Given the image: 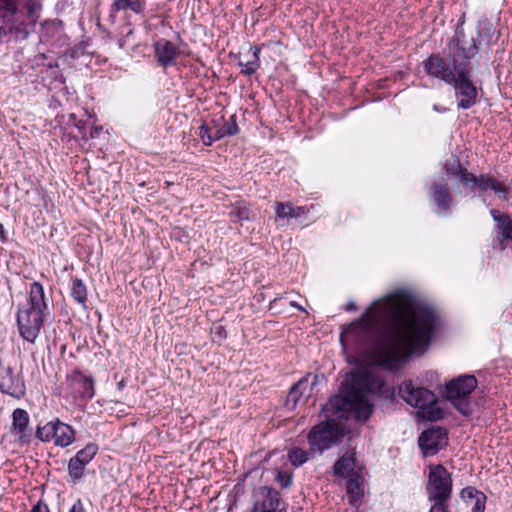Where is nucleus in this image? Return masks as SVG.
I'll list each match as a JSON object with an SVG mask.
<instances>
[{
    "mask_svg": "<svg viewBox=\"0 0 512 512\" xmlns=\"http://www.w3.org/2000/svg\"><path fill=\"white\" fill-rule=\"evenodd\" d=\"M437 324L433 308L400 289L375 301L341 333L340 341L353 345L368 364L394 369L429 345Z\"/></svg>",
    "mask_w": 512,
    "mask_h": 512,
    "instance_id": "obj_1",
    "label": "nucleus"
},
{
    "mask_svg": "<svg viewBox=\"0 0 512 512\" xmlns=\"http://www.w3.org/2000/svg\"><path fill=\"white\" fill-rule=\"evenodd\" d=\"M477 53L475 39L471 37L468 41L463 29L458 27L442 52L432 53L423 60V70L431 80L450 85L470 65V60Z\"/></svg>",
    "mask_w": 512,
    "mask_h": 512,
    "instance_id": "obj_2",
    "label": "nucleus"
},
{
    "mask_svg": "<svg viewBox=\"0 0 512 512\" xmlns=\"http://www.w3.org/2000/svg\"><path fill=\"white\" fill-rule=\"evenodd\" d=\"M384 381L374 372L360 369L350 374V380L342 384L340 393L330 399L337 412L353 413L358 420L366 421L372 413V404L366 393H379Z\"/></svg>",
    "mask_w": 512,
    "mask_h": 512,
    "instance_id": "obj_3",
    "label": "nucleus"
},
{
    "mask_svg": "<svg viewBox=\"0 0 512 512\" xmlns=\"http://www.w3.org/2000/svg\"><path fill=\"white\" fill-rule=\"evenodd\" d=\"M444 170L448 176H457L460 182L470 187L471 191L486 192L493 191L500 198L507 200L506 187L490 174H480L479 176L463 168L458 157L451 155L444 163Z\"/></svg>",
    "mask_w": 512,
    "mask_h": 512,
    "instance_id": "obj_4",
    "label": "nucleus"
},
{
    "mask_svg": "<svg viewBox=\"0 0 512 512\" xmlns=\"http://www.w3.org/2000/svg\"><path fill=\"white\" fill-rule=\"evenodd\" d=\"M399 395L408 405L417 408L418 416L425 420L438 421L444 417L436 395L427 388L415 386L411 380L399 386Z\"/></svg>",
    "mask_w": 512,
    "mask_h": 512,
    "instance_id": "obj_5",
    "label": "nucleus"
},
{
    "mask_svg": "<svg viewBox=\"0 0 512 512\" xmlns=\"http://www.w3.org/2000/svg\"><path fill=\"white\" fill-rule=\"evenodd\" d=\"M453 480L451 473L441 464L430 465L426 483L427 499L433 502L429 512H448Z\"/></svg>",
    "mask_w": 512,
    "mask_h": 512,
    "instance_id": "obj_6",
    "label": "nucleus"
},
{
    "mask_svg": "<svg viewBox=\"0 0 512 512\" xmlns=\"http://www.w3.org/2000/svg\"><path fill=\"white\" fill-rule=\"evenodd\" d=\"M478 381L473 375H460L445 385L446 397L463 415L471 414L468 401L470 394L477 388Z\"/></svg>",
    "mask_w": 512,
    "mask_h": 512,
    "instance_id": "obj_7",
    "label": "nucleus"
},
{
    "mask_svg": "<svg viewBox=\"0 0 512 512\" xmlns=\"http://www.w3.org/2000/svg\"><path fill=\"white\" fill-rule=\"evenodd\" d=\"M343 436L342 429L334 421L321 422L315 425L307 436L312 451L323 453Z\"/></svg>",
    "mask_w": 512,
    "mask_h": 512,
    "instance_id": "obj_8",
    "label": "nucleus"
},
{
    "mask_svg": "<svg viewBox=\"0 0 512 512\" xmlns=\"http://www.w3.org/2000/svg\"><path fill=\"white\" fill-rule=\"evenodd\" d=\"M76 432L72 426L58 418L47 422L36 429V437L42 442L53 441L55 446L66 448L75 441Z\"/></svg>",
    "mask_w": 512,
    "mask_h": 512,
    "instance_id": "obj_9",
    "label": "nucleus"
},
{
    "mask_svg": "<svg viewBox=\"0 0 512 512\" xmlns=\"http://www.w3.org/2000/svg\"><path fill=\"white\" fill-rule=\"evenodd\" d=\"M44 312L26 306L18 309L17 324L23 339L30 343L35 342L44 323Z\"/></svg>",
    "mask_w": 512,
    "mask_h": 512,
    "instance_id": "obj_10",
    "label": "nucleus"
},
{
    "mask_svg": "<svg viewBox=\"0 0 512 512\" xmlns=\"http://www.w3.org/2000/svg\"><path fill=\"white\" fill-rule=\"evenodd\" d=\"M0 392L15 399L22 398L26 392L21 372L3 360H0Z\"/></svg>",
    "mask_w": 512,
    "mask_h": 512,
    "instance_id": "obj_11",
    "label": "nucleus"
},
{
    "mask_svg": "<svg viewBox=\"0 0 512 512\" xmlns=\"http://www.w3.org/2000/svg\"><path fill=\"white\" fill-rule=\"evenodd\" d=\"M449 86L454 88L456 97L459 98L458 108L469 109L476 104L477 88L471 80L470 65L464 69Z\"/></svg>",
    "mask_w": 512,
    "mask_h": 512,
    "instance_id": "obj_12",
    "label": "nucleus"
},
{
    "mask_svg": "<svg viewBox=\"0 0 512 512\" xmlns=\"http://www.w3.org/2000/svg\"><path fill=\"white\" fill-rule=\"evenodd\" d=\"M318 379V375L311 376V374H307L297 381L289 390L285 402L286 407L293 410L298 405L306 404Z\"/></svg>",
    "mask_w": 512,
    "mask_h": 512,
    "instance_id": "obj_13",
    "label": "nucleus"
},
{
    "mask_svg": "<svg viewBox=\"0 0 512 512\" xmlns=\"http://www.w3.org/2000/svg\"><path fill=\"white\" fill-rule=\"evenodd\" d=\"M447 442L448 433L442 427L424 430L418 438V445L424 456L437 454L441 448L447 445Z\"/></svg>",
    "mask_w": 512,
    "mask_h": 512,
    "instance_id": "obj_14",
    "label": "nucleus"
},
{
    "mask_svg": "<svg viewBox=\"0 0 512 512\" xmlns=\"http://www.w3.org/2000/svg\"><path fill=\"white\" fill-rule=\"evenodd\" d=\"M30 418L26 410L17 408L12 413V426L10 433L21 444H29L32 438Z\"/></svg>",
    "mask_w": 512,
    "mask_h": 512,
    "instance_id": "obj_15",
    "label": "nucleus"
},
{
    "mask_svg": "<svg viewBox=\"0 0 512 512\" xmlns=\"http://www.w3.org/2000/svg\"><path fill=\"white\" fill-rule=\"evenodd\" d=\"M69 387L82 399H92L95 395V380L91 375H86L79 370H74L67 375Z\"/></svg>",
    "mask_w": 512,
    "mask_h": 512,
    "instance_id": "obj_16",
    "label": "nucleus"
},
{
    "mask_svg": "<svg viewBox=\"0 0 512 512\" xmlns=\"http://www.w3.org/2000/svg\"><path fill=\"white\" fill-rule=\"evenodd\" d=\"M154 52L158 64L164 68L173 66L179 55L178 47L167 39H160L155 42Z\"/></svg>",
    "mask_w": 512,
    "mask_h": 512,
    "instance_id": "obj_17",
    "label": "nucleus"
},
{
    "mask_svg": "<svg viewBox=\"0 0 512 512\" xmlns=\"http://www.w3.org/2000/svg\"><path fill=\"white\" fill-rule=\"evenodd\" d=\"M346 493L350 507L345 509L344 512H359L358 505L363 497L361 473L347 479Z\"/></svg>",
    "mask_w": 512,
    "mask_h": 512,
    "instance_id": "obj_18",
    "label": "nucleus"
},
{
    "mask_svg": "<svg viewBox=\"0 0 512 512\" xmlns=\"http://www.w3.org/2000/svg\"><path fill=\"white\" fill-rule=\"evenodd\" d=\"M253 507V512H276L279 509V493L272 488H264Z\"/></svg>",
    "mask_w": 512,
    "mask_h": 512,
    "instance_id": "obj_19",
    "label": "nucleus"
},
{
    "mask_svg": "<svg viewBox=\"0 0 512 512\" xmlns=\"http://www.w3.org/2000/svg\"><path fill=\"white\" fill-rule=\"evenodd\" d=\"M461 499L469 506L471 512H484L486 508V495L473 486H467L460 492Z\"/></svg>",
    "mask_w": 512,
    "mask_h": 512,
    "instance_id": "obj_20",
    "label": "nucleus"
},
{
    "mask_svg": "<svg viewBox=\"0 0 512 512\" xmlns=\"http://www.w3.org/2000/svg\"><path fill=\"white\" fill-rule=\"evenodd\" d=\"M333 472L335 476L348 479L360 474V468H357L354 456L346 453L336 461Z\"/></svg>",
    "mask_w": 512,
    "mask_h": 512,
    "instance_id": "obj_21",
    "label": "nucleus"
},
{
    "mask_svg": "<svg viewBox=\"0 0 512 512\" xmlns=\"http://www.w3.org/2000/svg\"><path fill=\"white\" fill-rule=\"evenodd\" d=\"M260 52L261 48L259 46H250L248 53L243 54V57L238 61V65L242 68V74L251 76L259 69Z\"/></svg>",
    "mask_w": 512,
    "mask_h": 512,
    "instance_id": "obj_22",
    "label": "nucleus"
},
{
    "mask_svg": "<svg viewBox=\"0 0 512 512\" xmlns=\"http://www.w3.org/2000/svg\"><path fill=\"white\" fill-rule=\"evenodd\" d=\"M26 307L39 309L42 311L47 309L44 288L40 282L35 281L30 284L29 297Z\"/></svg>",
    "mask_w": 512,
    "mask_h": 512,
    "instance_id": "obj_23",
    "label": "nucleus"
},
{
    "mask_svg": "<svg viewBox=\"0 0 512 512\" xmlns=\"http://www.w3.org/2000/svg\"><path fill=\"white\" fill-rule=\"evenodd\" d=\"M503 225H496V238L493 246L500 251H504L508 246V241L512 242L511 218H505Z\"/></svg>",
    "mask_w": 512,
    "mask_h": 512,
    "instance_id": "obj_24",
    "label": "nucleus"
},
{
    "mask_svg": "<svg viewBox=\"0 0 512 512\" xmlns=\"http://www.w3.org/2000/svg\"><path fill=\"white\" fill-rule=\"evenodd\" d=\"M432 190L433 200L435 201L438 209L443 212H448L452 199L447 184L433 183Z\"/></svg>",
    "mask_w": 512,
    "mask_h": 512,
    "instance_id": "obj_25",
    "label": "nucleus"
},
{
    "mask_svg": "<svg viewBox=\"0 0 512 512\" xmlns=\"http://www.w3.org/2000/svg\"><path fill=\"white\" fill-rule=\"evenodd\" d=\"M228 215L232 222L241 223L243 221L249 220L250 208L245 201H237L234 205H232Z\"/></svg>",
    "mask_w": 512,
    "mask_h": 512,
    "instance_id": "obj_26",
    "label": "nucleus"
},
{
    "mask_svg": "<svg viewBox=\"0 0 512 512\" xmlns=\"http://www.w3.org/2000/svg\"><path fill=\"white\" fill-rule=\"evenodd\" d=\"M146 2L144 0H115L114 10H131L136 14H142L145 11Z\"/></svg>",
    "mask_w": 512,
    "mask_h": 512,
    "instance_id": "obj_27",
    "label": "nucleus"
},
{
    "mask_svg": "<svg viewBox=\"0 0 512 512\" xmlns=\"http://www.w3.org/2000/svg\"><path fill=\"white\" fill-rule=\"evenodd\" d=\"M71 296L83 308H86L87 288L81 279H79V278L72 279Z\"/></svg>",
    "mask_w": 512,
    "mask_h": 512,
    "instance_id": "obj_28",
    "label": "nucleus"
},
{
    "mask_svg": "<svg viewBox=\"0 0 512 512\" xmlns=\"http://www.w3.org/2000/svg\"><path fill=\"white\" fill-rule=\"evenodd\" d=\"M85 467L84 464L72 457L68 462L69 482L77 484L85 475Z\"/></svg>",
    "mask_w": 512,
    "mask_h": 512,
    "instance_id": "obj_29",
    "label": "nucleus"
},
{
    "mask_svg": "<svg viewBox=\"0 0 512 512\" xmlns=\"http://www.w3.org/2000/svg\"><path fill=\"white\" fill-rule=\"evenodd\" d=\"M239 132L238 125L236 123L235 115H232L228 121L224 122L222 126L217 122L216 136L215 138H224L226 136H233Z\"/></svg>",
    "mask_w": 512,
    "mask_h": 512,
    "instance_id": "obj_30",
    "label": "nucleus"
},
{
    "mask_svg": "<svg viewBox=\"0 0 512 512\" xmlns=\"http://www.w3.org/2000/svg\"><path fill=\"white\" fill-rule=\"evenodd\" d=\"M212 124V127L208 126L207 124H203L199 127L198 136L205 146H211L214 141L220 140V138H215L217 120H213Z\"/></svg>",
    "mask_w": 512,
    "mask_h": 512,
    "instance_id": "obj_31",
    "label": "nucleus"
},
{
    "mask_svg": "<svg viewBox=\"0 0 512 512\" xmlns=\"http://www.w3.org/2000/svg\"><path fill=\"white\" fill-rule=\"evenodd\" d=\"M287 458L293 467L298 468L309 460V453L300 447H292L287 452Z\"/></svg>",
    "mask_w": 512,
    "mask_h": 512,
    "instance_id": "obj_32",
    "label": "nucleus"
},
{
    "mask_svg": "<svg viewBox=\"0 0 512 512\" xmlns=\"http://www.w3.org/2000/svg\"><path fill=\"white\" fill-rule=\"evenodd\" d=\"M98 452V446L95 443L87 444L83 449L79 450L73 458L78 462L87 466Z\"/></svg>",
    "mask_w": 512,
    "mask_h": 512,
    "instance_id": "obj_33",
    "label": "nucleus"
},
{
    "mask_svg": "<svg viewBox=\"0 0 512 512\" xmlns=\"http://www.w3.org/2000/svg\"><path fill=\"white\" fill-rule=\"evenodd\" d=\"M293 205L290 202H276L275 203V214L281 219L292 218Z\"/></svg>",
    "mask_w": 512,
    "mask_h": 512,
    "instance_id": "obj_34",
    "label": "nucleus"
},
{
    "mask_svg": "<svg viewBox=\"0 0 512 512\" xmlns=\"http://www.w3.org/2000/svg\"><path fill=\"white\" fill-rule=\"evenodd\" d=\"M275 481L282 488H289L293 482V474L292 472L287 471H277Z\"/></svg>",
    "mask_w": 512,
    "mask_h": 512,
    "instance_id": "obj_35",
    "label": "nucleus"
},
{
    "mask_svg": "<svg viewBox=\"0 0 512 512\" xmlns=\"http://www.w3.org/2000/svg\"><path fill=\"white\" fill-rule=\"evenodd\" d=\"M494 34V29L490 23H485L478 31V35L481 39L486 38L487 43L490 42Z\"/></svg>",
    "mask_w": 512,
    "mask_h": 512,
    "instance_id": "obj_36",
    "label": "nucleus"
},
{
    "mask_svg": "<svg viewBox=\"0 0 512 512\" xmlns=\"http://www.w3.org/2000/svg\"><path fill=\"white\" fill-rule=\"evenodd\" d=\"M17 9L16 0H0V10L15 13Z\"/></svg>",
    "mask_w": 512,
    "mask_h": 512,
    "instance_id": "obj_37",
    "label": "nucleus"
},
{
    "mask_svg": "<svg viewBox=\"0 0 512 512\" xmlns=\"http://www.w3.org/2000/svg\"><path fill=\"white\" fill-rule=\"evenodd\" d=\"M490 214L493 220L497 222V225H503V223L505 222V218H511L509 215L499 214V212L495 209H492L490 211Z\"/></svg>",
    "mask_w": 512,
    "mask_h": 512,
    "instance_id": "obj_38",
    "label": "nucleus"
},
{
    "mask_svg": "<svg viewBox=\"0 0 512 512\" xmlns=\"http://www.w3.org/2000/svg\"><path fill=\"white\" fill-rule=\"evenodd\" d=\"M69 512H85L84 505L81 499H77L71 506Z\"/></svg>",
    "mask_w": 512,
    "mask_h": 512,
    "instance_id": "obj_39",
    "label": "nucleus"
},
{
    "mask_svg": "<svg viewBox=\"0 0 512 512\" xmlns=\"http://www.w3.org/2000/svg\"><path fill=\"white\" fill-rule=\"evenodd\" d=\"M119 11L120 10H114V2H113L111 5V8H110L109 16H108V21L111 24H115L117 22V12H119Z\"/></svg>",
    "mask_w": 512,
    "mask_h": 512,
    "instance_id": "obj_40",
    "label": "nucleus"
},
{
    "mask_svg": "<svg viewBox=\"0 0 512 512\" xmlns=\"http://www.w3.org/2000/svg\"><path fill=\"white\" fill-rule=\"evenodd\" d=\"M31 512H50L46 504L38 502L31 510Z\"/></svg>",
    "mask_w": 512,
    "mask_h": 512,
    "instance_id": "obj_41",
    "label": "nucleus"
},
{
    "mask_svg": "<svg viewBox=\"0 0 512 512\" xmlns=\"http://www.w3.org/2000/svg\"><path fill=\"white\" fill-rule=\"evenodd\" d=\"M304 213H305L304 207H294L293 206L292 218L297 219V218L301 217Z\"/></svg>",
    "mask_w": 512,
    "mask_h": 512,
    "instance_id": "obj_42",
    "label": "nucleus"
},
{
    "mask_svg": "<svg viewBox=\"0 0 512 512\" xmlns=\"http://www.w3.org/2000/svg\"><path fill=\"white\" fill-rule=\"evenodd\" d=\"M290 306L298 309L301 312H306L305 308L303 306H301L300 304H298L296 301H290Z\"/></svg>",
    "mask_w": 512,
    "mask_h": 512,
    "instance_id": "obj_43",
    "label": "nucleus"
},
{
    "mask_svg": "<svg viewBox=\"0 0 512 512\" xmlns=\"http://www.w3.org/2000/svg\"><path fill=\"white\" fill-rule=\"evenodd\" d=\"M433 110L438 112V113H445L447 111V108L444 107V106H441V105H438V104H435L433 106Z\"/></svg>",
    "mask_w": 512,
    "mask_h": 512,
    "instance_id": "obj_44",
    "label": "nucleus"
},
{
    "mask_svg": "<svg viewBox=\"0 0 512 512\" xmlns=\"http://www.w3.org/2000/svg\"><path fill=\"white\" fill-rule=\"evenodd\" d=\"M345 310L346 311H354L356 310V304L354 302H349L346 304V307H345Z\"/></svg>",
    "mask_w": 512,
    "mask_h": 512,
    "instance_id": "obj_45",
    "label": "nucleus"
},
{
    "mask_svg": "<svg viewBox=\"0 0 512 512\" xmlns=\"http://www.w3.org/2000/svg\"><path fill=\"white\" fill-rule=\"evenodd\" d=\"M0 239H2V240L5 239V229L1 223H0Z\"/></svg>",
    "mask_w": 512,
    "mask_h": 512,
    "instance_id": "obj_46",
    "label": "nucleus"
},
{
    "mask_svg": "<svg viewBox=\"0 0 512 512\" xmlns=\"http://www.w3.org/2000/svg\"><path fill=\"white\" fill-rule=\"evenodd\" d=\"M217 329H218L217 333H218L219 335H221V334H222V332H223V327L219 326V327H217Z\"/></svg>",
    "mask_w": 512,
    "mask_h": 512,
    "instance_id": "obj_47",
    "label": "nucleus"
},
{
    "mask_svg": "<svg viewBox=\"0 0 512 512\" xmlns=\"http://www.w3.org/2000/svg\"><path fill=\"white\" fill-rule=\"evenodd\" d=\"M123 386H124L123 381H121V382H119V383H118V387H119V388H122Z\"/></svg>",
    "mask_w": 512,
    "mask_h": 512,
    "instance_id": "obj_48",
    "label": "nucleus"
}]
</instances>
